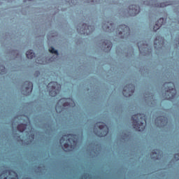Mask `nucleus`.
Wrapping results in <instances>:
<instances>
[{
  "label": "nucleus",
  "instance_id": "f03ea898",
  "mask_svg": "<svg viewBox=\"0 0 179 179\" xmlns=\"http://www.w3.org/2000/svg\"><path fill=\"white\" fill-rule=\"evenodd\" d=\"M60 144L62 145L64 142V148H66L67 152H71V149H73V146H76L78 140L75 134L63 135L59 140Z\"/></svg>",
  "mask_w": 179,
  "mask_h": 179
},
{
  "label": "nucleus",
  "instance_id": "39448f33",
  "mask_svg": "<svg viewBox=\"0 0 179 179\" xmlns=\"http://www.w3.org/2000/svg\"><path fill=\"white\" fill-rule=\"evenodd\" d=\"M95 127H98L99 129H100V132H96L95 134L96 136H99V138H103V136H106L108 134V127L106 123L103 122H97L95 124Z\"/></svg>",
  "mask_w": 179,
  "mask_h": 179
},
{
  "label": "nucleus",
  "instance_id": "a878e982",
  "mask_svg": "<svg viewBox=\"0 0 179 179\" xmlns=\"http://www.w3.org/2000/svg\"><path fill=\"white\" fill-rule=\"evenodd\" d=\"M1 178H2V174H1V175H0V179H1Z\"/></svg>",
  "mask_w": 179,
  "mask_h": 179
},
{
  "label": "nucleus",
  "instance_id": "4be33fe9",
  "mask_svg": "<svg viewBox=\"0 0 179 179\" xmlns=\"http://www.w3.org/2000/svg\"><path fill=\"white\" fill-rule=\"evenodd\" d=\"M159 120L161 123L163 122V118H162V117H157L156 121H159Z\"/></svg>",
  "mask_w": 179,
  "mask_h": 179
},
{
  "label": "nucleus",
  "instance_id": "9d476101",
  "mask_svg": "<svg viewBox=\"0 0 179 179\" xmlns=\"http://www.w3.org/2000/svg\"><path fill=\"white\" fill-rule=\"evenodd\" d=\"M163 24H164V18H160L153 27L154 31H157Z\"/></svg>",
  "mask_w": 179,
  "mask_h": 179
},
{
  "label": "nucleus",
  "instance_id": "f3484780",
  "mask_svg": "<svg viewBox=\"0 0 179 179\" xmlns=\"http://www.w3.org/2000/svg\"><path fill=\"white\" fill-rule=\"evenodd\" d=\"M12 173H13L15 174V171H13V170H5L3 171V174H9V176H10L12 174Z\"/></svg>",
  "mask_w": 179,
  "mask_h": 179
},
{
  "label": "nucleus",
  "instance_id": "6ab92c4d",
  "mask_svg": "<svg viewBox=\"0 0 179 179\" xmlns=\"http://www.w3.org/2000/svg\"><path fill=\"white\" fill-rule=\"evenodd\" d=\"M62 107H69V103L65 101L62 104Z\"/></svg>",
  "mask_w": 179,
  "mask_h": 179
},
{
  "label": "nucleus",
  "instance_id": "6e6552de",
  "mask_svg": "<svg viewBox=\"0 0 179 179\" xmlns=\"http://www.w3.org/2000/svg\"><path fill=\"white\" fill-rule=\"evenodd\" d=\"M129 92L130 93H134L135 92V87L132 84H127L123 89L122 94L124 96H131L130 94H126L125 92Z\"/></svg>",
  "mask_w": 179,
  "mask_h": 179
},
{
  "label": "nucleus",
  "instance_id": "423d86ee",
  "mask_svg": "<svg viewBox=\"0 0 179 179\" xmlns=\"http://www.w3.org/2000/svg\"><path fill=\"white\" fill-rule=\"evenodd\" d=\"M141 12V7L138 5H131L129 6V13L131 16H136Z\"/></svg>",
  "mask_w": 179,
  "mask_h": 179
},
{
  "label": "nucleus",
  "instance_id": "5701e85b",
  "mask_svg": "<svg viewBox=\"0 0 179 179\" xmlns=\"http://www.w3.org/2000/svg\"><path fill=\"white\" fill-rule=\"evenodd\" d=\"M174 158L176 159V160H179V153L176 154L174 155Z\"/></svg>",
  "mask_w": 179,
  "mask_h": 179
},
{
  "label": "nucleus",
  "instance_id": "393cba45",
  "mask_svg": "<svg viewBox=\"0 0 179 179\" xmlns=\"http://www.w3.org/2000/svg\"><path fill=\"white\" fill-rule=\"evenodd\" d=\"M3 179H8V177H4ZM10 179H17L16 178H11Z\"/></svg>",
  "mask_w": 179,
  "mask_h": 179
},
{
  "label": "nucleus",
  "instance_id": "412c9836",
  "mask_svg": "<svg viewBox=\"0 0 179 179\" xmlns=\"http://www.w3.org/2000/svg\"><path fill=\"white\" fill-rule=\"evenodd\" d=\"M138 50L141 51V48H146L145 47V43H143V46L139 45V43H138Z\"/></svg>",
  "mask_w": 179,
  "mask_h": 179
},
{
  "label": "nucleus",
  "instance_id": "20e7f679",
  "mask_svg": "<svg viewBox=\"0 0 179 179\" xmlns=\"http://www.w3.org/2000/svg\"><path fill=\"white\" fill-rule=\"evenodd\" d=\"M164 87H165L164 90L166 92V94H168V96H169L168 100H171V99H174L177 94V92L174 89V83L169 82V83H165L164 84Z\"/></svg>",
  "mask_w": 179,
  "mask_h": 179
},
{
  "label": "nucleus",
  "instance_id": "aec40b11",
  "mask_svg": "<svg viewBox=\"0 0 179 179\" xmlns=\"http://www.w3.org/2000/svg\"><path fill=\"white\" fill-rule=\"evenodd\" d=\"M62 101H66V99L63 98V99H59L57 102V104L62 103Z\"/></svg>",
  "mask_w": 179,
  "mask_h": 179
},
{
  "label": "nucleus",
  "instance_id": "c85d7f7f",
  "mask_svg": "<svg viewBox=\"0 0 179 179\" xmlns=\"http://www.w3.org/2000/svg\"><path fill=\"white\" fill-rule=\"evenodd\" d=\"M57 106H56V110H57Z\"/></svg>",
  "mask_w": 179,
  "mask_h": 179
},
{
  "label": "nucleus",
  "instance_id": "9b49d317",
  "mask_svg": "<svg viewBox=\"0 0 179 179\" xmlns=\"http://www.w3.org/2000/svg\"><path fill=\"white\" fill-rule=\"evenodd\" d=\"M103 47L107 48V51H110L113 48V43L108 40H105L102 43Z\"/></svg>",
  "mask_w": 179,
  "mask_h": 179
},
{
  "label": "nucleus",
  "instance_id": "2eb2a0df",
  "mask_svg": "<svg viewBox=\"0 0 179 179\" xmlns=\"http://www.w3.org/2000/svg\"><path fill=\"white\" fill-rule=\"evenodd\" d=\"M6 72V69L5 68V66L0 65V75H4Z\"/></svg>",
  "mask_w": 179,
  "mask_h": 179
},
{
  "label": "nucleus",
  "instance_id": "a211bd4d",
  "mask_svg": "<svg viewBox=\"0 0 179 179\" xmlns=\"http://www.w3.org/2000/svg\"><path fill=\"white\" fill-rule=\"evenodd\" d=\"M168 5L169 4L167 3H161L160 4H158L157 6H159V8H164V6H168Z\"/></svg>",
  "mask_w": 179,
  "mask_h": 179
},
{
  "label": "nucleus",
  "instance_id": "dca6fc26",
  "mask_svg": "<svg viewBox=\"0 0 179 179\" xmlns=\"http://www.w3.org/2000/svg\"><path fill=\"white\" fill-rule=\"evenodd\" d=\"M49 51L51 54H56V55H58V50H55L54 47H50Z\"/></svg>",
  "mask_w": 179,
  "mask_h": 179
},
{
  "label": "nucleus",
  "instance_id": "bb28decb",
  "mask_svg": "<svg viewBox=\"0 0 179 179\" xmlns=\"http://www.w3.org/2000/svg\"><path fill=\"white\" fill-rule=\"evenodd\" d=\"M113 24H110L111 27H113Z\"/></svg>",
  "mask_w": 179,
  "mask_h": 179
},
{
  "label": "nucleus",
  "instance_id": "c756f323",
  "mask_svg": "<svg viewBox=\"0 0 179 179\" xmlns=\"http://www.w3.org/2000/svg\"><path fill=\"white\" fill-rule=\"evenodd\" d=\"M155 159H157V157H155Z\"/></svg>",
  "mask_w": 179,
  "mask_h": 179
},
{
  "label": "nucleus",
  "instance_id": "f8f14e48",
  "mask_svg": "<svg viewBox=\"0 0 179 179\" xmlns=\"http://www.w3.org/2000/svg\"><path fill=\"white\" fill-rule=\"evenodd\" d=\"M26 55L28 59H33L36 57V54L31 50L27 51Z\"/></svg>",
  "mask_w": 179,
  "mask_h": 179
},
{
  "label": "nucleus",
  "instance_id": "1a4fd4ad",
  "mask_svg": "<svg viewBox=\"0 0 179 179\" xmlns=\"http://www.w3.org/2000/svg\"><path fill=\"white\" fill-rule=\"evenodd\" d=\"M25 92H27V94H30L31 92H33V83L30 81H25Z\"/></svg>",
  "mask_w": 179,
  "mask_h": 179
},
{
  "label": "nucleus",
  "instance_id": "b1692460",
  "mask_svg": "<svg viewBox=\"0 0 179 179\" xmlns=\"http://www.w3.org/2000/svg\"><path fill=\"white\" fill-rule=\"evenodd\" d=\"M152 154L155 155L156 157H157V152H155V151H152Z\"/></svg>",
  "mask_w": 179,
  "mask_h": 179
},
{
  "label": "nucleus",
  "instance_id": "ddd939ff",
  "mask_svg": "<svg viewBox=\"0 0 179 179\" xmlns=\"http://www.w3.org/2000/svg\"><path fill=\"white\" fill-rule=\"evenodd\" d=\"M26 127H27L26 124L22 123L17 125V129L20 132H24V131L26 130Z\"/></svg>",
  "mask_w": 179,
  "mask_h": 179
},
{
  "label": "nucleus",
  "instance_id": "f257e3e1",
  "mask_svg": "<svg viewBox=\"0 0 179 179\" xmlns=\"http://www.w3.org/2000/svg\"><path fill=\"white\" fill-rule=\"evenodd\" d=\"M133 127L134 129L142 132L146 128V115L144 114L137 113L131 116Z\"/></svg>",
  "mask_w": 179,
  "mask_h": 179
},
{
  "label": "nucleus",
  "instance_id": "cd10ccee",
  "mask_svg": "<svg viewBox=\"0 0 179 179\" xmlns=\"http://www.w3.org/2000/svg\"><path fill=\"white\" fill-rule=\"evenodd\" d=\"M156 41H157V39L155 40V44H156Z\"/></svg>",
  "mask_w": 179,
  "mask_h": 179
},
{
  "label": "nucleus",
  "instance_id": "7ed1b4c3",
  "mask_svg": "<svg viewBox=\"0 0 179 179\" xmlns=\"http://www.w3.org/2000/svg\"><path fill=\"white\" fill-rule=\"evenodd\" d=\"M47 89L49 92L50 96L55 97V96H57V94H59V92H61V85L58 84L55 81L50 82L47 85Z\"/></svg>",
  "mask_w": 179,
  "mask_h": 179
},
{
  "label": "nucleus",
  "instance_id": "0eeeda50",
  "mask_svg": "<svg viewBox=\"0 0 179 179\" xmlns=\"http://www.w3.org/2000/svg\"><path fill=\"white\" fill-rule=\"evenodd\" d=\"M117 30L118 31V34H129L131 33V30L129 29V27L122 24L117 27Z\"/></svg>",
  "mask_w": 179,
  "mask_h": 179
},
{
  "label": "nucleus",
  "instance_id": "4468645a",
  "mask_svg": "<svg viewBox=\"0 0 179 179\" xmlns=\"http://www.w3.org/2000/svg\"><path fill=\"white\" fill-rule=\"evenodd\" d=\"M83 29H84L82 31V32L79 31V28H78L77 30L79 33H81V34H85V30H86V29H89V26H87V24H83Z\"/></svg>",
  "mask_w": 179,
  "mask_h": 179
}]
</instances>
